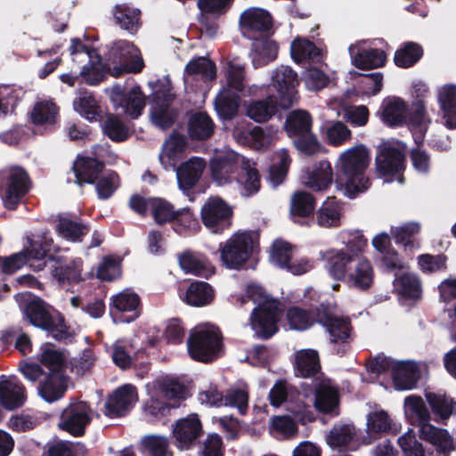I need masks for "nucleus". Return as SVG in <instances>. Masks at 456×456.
I'll return each mask as SVG.
<instances>
[{
	"label": "nucleus",
	"instance_id": "45",
	"mask_svg": "<svg viewBox=\"0 0 456 456\" xmlns=\"http://www.w3.org/2000/svg\"><path fill=\"white\" fill-rule=\"evenodd\" d=\"M318 224L323 227L336 226L340 222V205L334 197H328L317 214Z\"/></svg>",
	"mask_w": 456,
	"mask_h": 456
},
{
	"label": "nucleus",
	"instance_id": "64",
	"mask_svg": "<svg viewBox=\"0 0 456 456\" xmlns=\"http://www.w3.org/2000/svg\"><path fill=\"white\" fill-rule=\"evenodd\" d=\"M40 362L51 370H59L64 362L63 354L53 346L44 345L39 356Z\"/></svg>",
	"mask_w": 456,
	"mask_h": 456
},
{
	"label": "nucleus",
	"instance_id": "54",
	"mask_svg": "<svg viewBox=\"0 0 456 456\" xmlns=\"http://www.w3.org/2000/svg\"><path fill=\"white\" fill-rule=\"evenodd\" d=\"M175 113L167 104L155 102L151 110V120L156 126L166 129L175 121Z\"/></svg>",
	"mask_w": 456,
	"mask_h": 456
},
{
	"label": "nucleus",
	"instance_id": "17",
	"mask_svg": "<svg viewBox=\"0 0 456 456\" xmlns=\"http://www.w3.org/2000/svg\"><path fill=\"white\" fill-rule=\"evenodd\" d=\"M346 79L354 80L355 84L351 89L344 92V100L352 96H374L383 88V74L381 72L362 74L351 70L346 74Z\"/></svg>",
	"mask_w": 456,
	"mask_h": 456
},
{
	"label": "nucleus",
	"instance_id": "55",
	"mask_svg": "<svg viewBox=\"0 0 456 456\" xmlns=\"http://www.w3.org/2000/svg\"><path fill=\"white\" fill-rule=\"evenodd\" d=\"M94 183L97 195L102 200L109 199L113 195L119 186V178L115 173H108L101 176H97Z\"/></svg>",
	"mask_w": 456,
	"mask_h": 456
},
{
	"label": "nucleus",
	"instance_id": "20",
	"mask_svg": "<svg viewBox=\"0 0 456 456\" xmlns=\"http://www.w3.org/2000/svg\"><path fill=\"white\" fill-rule=\"evenodd\" d=\"M111 100L132 118H137L145 106V99L138 86L124 91L120 86L111 90Z\"/></svg>",
	"mask_w": 456,
	"mask_h": 456
},
{
	"label": "nucleus",
	"instance_id": "5",
	"mask_svg": "<svg viewBox=\"0 0 456 456\" xmlns=\"http://www.w3.org/2000/svg\"><path fill=\"white\" fill-rule=\"evenodd\" d=\"M256 236L251 232L233 234L219 247L220 258L229 269L242 267L256 248Z\"/></svg>",
	"mask_w": 456,
	"mask_h": 456
},
{
	"label": "nucleus",
	"instance_id": "11",
	"mask_svg": "<svg viewBox=\"0 0 456 456\" xmlns=\"http://www.w3.org/2000/svg\"><path fill=\"white\" fill-rule=\"evenodd\" d=\"M377 173L380 177L390 178L392 181L398 175H402L405 168V154L403 151L389 142H383L378 146L375 158ZM399 182H403L401 175Z\"/></svg>",
	"mask_w": 456,
	"mask_h": 456
},
{
	"label": "nucleus",
	"instance_id": "27",
	"mask_svg": "<svg viewBox=\"0 0 456 456\" xmlns=\"http://www.w3.org/2000/svg\"><path fill=\"white\" fill-rule=\"evenodd\" d=\"M368 245V240L362 234V231H349L344 239V275L346 269H351L349 264L355 260L363 258L362 256Z\"/></svg>",
	"mask_w": 456,
	"mask_h": 456
},
{
	"label": "nucleus",
	"instance_id": "30",
	"mask_svg": "<svg viewBox=\"0 0 456 456\" xmlns=\"http://www.w3.org/2000/svg\"><path fill=\"white\" fill-rule=\"evenodd\" d=\"M102 168V163L95 159L88 157L77 158L73 165L76 183L80 186L84 183H94Z\"/></svg>",
	"mask_w": 456,
	"mask_h": 456
},
{
	"label": "nucleus",
	"instance_id": "15",
	"mask_svg": "<svg viewBox=\"0 0 456 456\" xmlns=\"http://www.w3.org/2000/svg\"><path fill=\"white\" fill-rule=\"evenodd\" d=\"M172 434L177 449L190 450L202 434L201 421L194 413L179 419L172 425Z\"/></svg>",
	"mask_w": 456,
	"mask_h": 456
},
{
	"label": "nucleus",
	"instance_id": "29",
	"mask_svg": "<svg viewBox=\"0 0 456 456\" xmlns=\"http://www.w3.org/2000/svg\"><path fill=\"white\" fill-rule=\"evenodd\" d=\"M419 232L420 224L417 222H408L391 230L395 243L402 245L405 252L411 253L420 248V242L416 238Z\"/></svg>",
	"mask_w": 456,
	"mask_h": 456
},
{
	"label": "nucleus",
	"instance_id": "21",
	"mask_svg": "<svg viewBox=\"0 0 456 456\" xmlns=\"http://www.w3.org/2000/svg\"><path fill=\"white\" fill-rule=\"evenodd\" d=\"M420 377L419 366L413 361L395 362L391 373L392 385L396 391H406L415 388Z\"/></svg>",
	"mask_w": 456,
	"mask_h": 456
},
{
	"label": "nucleus",
	"instance_id": "50",
	"mask_svg": "<svg viewBox=\"0 0 456 456\" xmlns=\"http://www.w3.org/2000/svg\"><path fill=\"white\" fill-rule=\"evenodd\" d=\"M57 231L64 239L70 241H77L80 240L81 237L84 236L88 230L79 222L70 220L65 216H60Z\"/></svg>",
	"mask_w": 456,
	"mask_h": 456
},
{
	"label": "nucleus",
	"instance_id": "28",
	"mask_svg": "<svg viewBox=\"0 0 456 456\" xmlns=\"http://www.w3.org/2000/svg\"><path fill=\"white\" fill-rule=\"evenodd\" d=\"M354 268L346 269L348 273V283L360 290L369 289L374 281V270L370 262L366 258L355 260Z\"/></svg>",
	"mask_w": 456,
	"mask_h": 456
},
{
	"label": "nucleus",
	"instance_id": "48",
	"mask_svg": "<svg viewBox=\"0 0 456 456\" xmlns=\"http://www.w3.org/2000/svg\"><path fill=\"white\" fill-rule=\"evenodd\" d=\"M278 130L273 127H253L249 132V140L246 145L257 151L266 149L277 138Z\"/></svg>",
	"mask_w": 456,
	"mask_h": 456
},
{
	"label": "nucleus",
	"instance_id": "14",
	"mask_svg": "<svg viewBox=\"0 0 456 456\" xmlns=\"http://www.w3.org/2000/svg\"><path fill=\"white\" fill-rule=\"evenodd\" d=\"M243 157L232 150L217 154L210 162L212 177L218 185L231 183L240 171Z\"/></svg>",
	"mask_w": 456,
	"mask_h": 456
},
{
	"label": "nucleus",
	"instance_id": "9",
	"mask_svg": "<svg viewBox=\"0 0 456 456\" xmlns=\"http://www.w3.org/2000/svg\"><path fill=\"white\" fill-rule=\"evenodd\" d=\"M25 314L35 327L49 331L53 338L62 340L67 337V329L61 315H51L50 306L37 298L26 306Z\"/></svg>",
	"mask_w": 456,
	"mask_h": 456
},
{
	"label": "nucleus",
	"instance_id": "59",
	"mask_svg": "<svg viewBox=\"0 0 456 456\" xmlns=\"http://www.w3.org/2000/svg\"><path fill=\"white\" fill-rule=\"evenodd\" d=\"M369 438L353 424H344V452L356 451L361 445L368 444Z\"/></svg>",
	"mask_w": 456,
	"mask_h": 456
},
{
	"label": "nucleus",
	"instance_id": "6",
	"mask_svg": "<svg viewBox=\"0 0 456 456\" xmlns=\"http://www.w3.org/2000/svg\"><path fill=\"white\" fill-rule=\"evenodd\" d=\"M52 240L32 241L23 251L0 259V269L5 273H12L28 264L35 271L42 270L45 265V256L51 249Z\"/></svg>",
	"mask_w": 456,
	"mask_h": 456
},
{
	"label": "nucleus",
	"instance_id": "61",
	"mask_svg": "<svg viewBox=\"0 0 456 456\" xmlns=\"http://www.w3.org/2000/svg\"><path fill=\"white\" fill-rule=\"evenodd\" d=\"M26 396L25 387L16 379H0V399H23Z\"/></svg>",
	"mask_w": 456,
	"mask_h": 456
},
{
	"label": "nucleus",
	"instance_id": "38",
	"mask_svg": "<svg viewBox=\"0 0 456 456\" xmlns=\"http://www.w3.org/2000/svg\"><path fill=\"white\" fill-rule=\"evenodd\" d=\"M277 110V105L273 96L265 100L253 101L246 107L247 116L257 123L268 121Z\"/></svg>",
	"mask_w": 456,
	"mask_h": 456
},
{
	"label": "nucleus",
	"instance_id": "40",
	"mask_svg": "<svg viewBox=\"0 0 456 456\" xmlns=\"http://www.w3.org/2000/svg\"><path fill=\"white\" fill-rule=\"evenodd\" d=\"M180 407L178 401H143L142 410L144 417L151 421L161 420L172 415L173 411Z\"/></svg>",
	"mask_w": 456,
	"mask_h": 456
},
{
	"label": "nucleus",
	"instance_id": "60",
	"mask_svg": "<svg viewBox=\"0 0 456 456\" xmlns=\"http://www.w3.org/2000/svg\"><path fill=\"white\" fill-rule=\"evenodd\" d=\"M272 431L281 438H291L297 436L298 428L295 421L288 416H276L272 419Z\"/></svg>",
	"mask_w": 456,
	"mask_h": 456
},
{
	"label": "nucleus",
	"instance_id": "8",
	"mask_svg": "<svg viewBox=\"0 0 456 456\" xmlns=\"http://www.w3.org/2000/svg\"><path fill=\"white\" fill-rule=\"evenodd\" d=\"M271 404L275 408L283 407L302 424L314 420L318 412L339 413V401H310V403H305V401H271Z\"/></svg>",
	"mask_w": 456,
	"mask_h": 456
},
{
	"label": "nucleus",
	"instance_id": "2",
	"mask_svg": "<svg viewBox=\"0 0 456 456\" xmlns=\"http://www.w3.org/2000/svg\"><path fill=\"white\" fill-rule=\"evenodd\" d=\"M287 318L289 327L296 330H304L314 322V318L306 311L298 307L288 310ZM315 320L325 328L332 342L340 339L342 334V320L338 307L331 303H322L316 309Z\"/></svg>",
	"mask_w": 456,
	"mask_h": 456
},
{
	"label": "nucleus",
	"instance_id": "49",
	"mask_svg": "<svg viewBox=\"0 0 456 456\" xmlns=\"http://www.w3.org/2000/svg\"><path fill=\"white\" fill-rule=\"evenodd\" d=\"M213 130V123L208 115L198 113L191 118L189 122V133L191 137L204 140L212 134Z\"/></svg>",
	"mask_w": 456,
	"mask_h": 456
},
{
	"label": "nucleus",
	"instance_id": "57",
	"mask_svg": "<svg viewBox=\"0 0 456 456\" xmlns=\"http://www.w3.org/2000/svg\"><path fill=\"white\" fill-rule=\"evenodd\" d=\"M142 444L154 456H172L167 437L159 435L145 436Z\"/></svg>",
	"mask_w": 456,
	"mask_h": 456
},
{
	"label": "nucleus",
	"instance_id": "63",
	"mask_svg": "<svg viewBox=\"0 0 456 456\" xmlns=\"http://www.w3.org/2000/svg\"><path fill=\"white\" fill-rule=\"evenodd\" d=\"M447 256L444 254H422L418 256V264L423 273H432L445 270Z\"/></svg>",
	"mask_w": 456,
	"mask_h": 456
},
{
	"label": "nucleus",
	"instance_id": "32",
	"mask_svg": "<svg viewBox=\"0 0 456 456\" xmlns=\"http://www.w3.org/2000/svg\"><path fill=\"white\" fill-rule=\"evenodd\" d=\"M333 182L332 168L329 162L322 161L307 173L304 184L317 191H325Z\"/></svg>",
	"mask_w": 456,
	"mask_h": 456
},
{
	"label": "nucleus",
	"instance_id": "47",
	"mask_svg": "<svg viewBox=\"0 0 456 456\" xmlns=\"http://www.w3.org/2000/svg\"><path fill=\"white\" fill-rule=\"evenodd\" d=\"M140 12L136 9H131L126 4H118L114 9V19L116 22L124 29L134 33L139 25Z\"/></svg>",
	"mask_w": 456,
	"mask_h": 456
},
{
	"label": "nucleus",
	"instance_id": "58",
	"mask_svg": "<svg viewBox=\"0 0 456 456\" xmlns=\"http://www.w3.org/2000/svg\"><path fill=\"white\" fill-rule=\"evenodd\" d=\"M82 260L80 258L74 259L69 264L63 266H59L54 269V276L60 281H68L69 282L77 283L83 280Z\"/></svg>",
	"mask_w": 456,
	"mask_h": 456
},
{
	"label": "nucleus",
	"instance_id": "34",
	"mask_svg": "<svg viewBox=\"0 0 456 456\" xmlns=\"http://www.w3.org/2000/svg\"><path fill=\"white\" fill-rule=\"evenodd\" d=\"M423 47L412 41L403 43L394 55L395 65L401 69L413 67L423 57Z\"/></svg>",
	"mask_w": 456,
	"mask_h": 456
},
{
	"label": "nucleus",
	"instance_id": "42",
	"mask_svg": "<svg viewBox=\"0 0 456 456\" xmlns=\"http://www.w3.org/2000/svg\"><path fill=\"white\" fill-rule=\"evenodd\" d=\"M214 291L206 282H192L186 290L185 301L194 306L205 305L212 301Z\"/></svg>",
	"mask_w": 456,
	"mask_h": 456
},
{
	"label": "nucleus",
	"instance_id": "31",
	"mask_svg": "<svg viewBox=\"0 0 456 456\" xmlns=\"http://www.w3.org/2000/svg\"><path fill=\"white\" fill-rule=\"evenodd\" d=\"M59 116V107L52 100H40L29 112L30 121L36 126H51Z\"/></svg>",
	"mask_w": 456,
	"mask_h": 456
},
{
	"label": "nucleus",
	"instance_id": "62",
	"mask_svg": "<svg viewBox=\"0 0 456 456\" xmlns=\"http://www.w3.org/2000/svg\"><path fill=\"white\" fill-rule=\"evenodd\" d=\"M370 111L365 105L344 104V119L353 126H363L369 121Z\"/></svg>",
	"mask_w": 456,
	"mask_h": 456
},
{
	"label": "nucleus",
	"instance_id": "19",
	"mask_svg": "<svg viewBox=\"0 0 456 456\" xmlns=\"http://www.w3.org/2000/svg\"><path fill=\"white\" fill-rule=\"evenodd\" d=\"M240 26L244 36L254 38L257 34L268 32L273 28V20L265 10L252 7L241 13Z\"/></svg>",
	"mask_w": 456,
	"mask_h": 456
},
{
	"label": "nucleus",
	"instance_id": "10",
	"mask_svg": "<svg viewBox=\"0 0 456 456\" xmlns=\"http://www.w3.org/2000/svg\"><path fill=\"white\" fill-rule=\"evenodd\" d=\"M28 190V178L22 168L12 167L0 172V194L7 208H15Z\"/></svg>",
	"mask_w": 456,
	"mask_h": 456
},
{
	"label": "nucleus",
	"instance_id": "12",
	"mask_svg": "<svg viewBox=\"0 0 456 456\" xmlns=\"http://www.w3.org/2000/svg\"><path fill=\"white\" fill-rule=\"evenodd\" d=\"M70 53L75 62H90L89 64L82 66L79 72L80 76L87 84L94 85L102 79L104 65L102 62L101 56L94 50H88L79 40L73 39L70 45Z\"/></svg>",
	"mask_w": 456,
	"mask_h": 456
},
{
	"label": "nucleus",
	"instance_id": "39",
	"mask_svg": "<svg viewBox=\"0 0 456 456\" xmlns=\"http://www.w3.org/2000/svg\"><path fill=\"white\" fill-rule=\"evenodd\" d=\"M186 149V140L182 135H172L164 143L159 159L165 167H174Z\"/></svg>",
	"mask_w": 456,
	"mask_h": 456
},
{
	"label": "nucleus",
	"instance_id": "26",
	"mask_svg": "<svg viewBox=\"0 0 456 456\" xmlns=\"http://www.w3.org/2000/svg\"><path fill=\"white\" fill-rule=\"evenodd\" d=\"M237 189L244 197L256 193L261 187L260 175L254 162L241 159L240 171L234 176Z\"/></svg>",
	"mask_w": 456,
	"mask_h": 456
},
{
	"label": "nucleus",
	"instance_id": "53",
	"mask_svg": "<svg viewBox=\"0 0 456 456\" xmlns=\"http://www.w3.org/2000/svg\"><path fill=\"white\" fill-rule=\"evenodd\" d=\"M399 293L406 299H419L421 296V286L419 279L411 273H404L397 280Z\"/></svg>",
	"mask_w": 456,
	"mask_h": 456
},
{
	"label": "nucleus",
	"instance_id": "1",
	"mask_svg": "<svg viewBox=\"0 0 456 456\" xmlns=\"http://www.w3.org/2000/svg\"><path fill=\"white\" fill-rule=\"evenodd\" d=\"M370 156L363 144H358L344 151V195L354 199L365 192L371 183L365 172Z\"/></svg>",
	"mask_w": 456,
	"mask_h": 456
},
{
	"label": "nucleus",
	"instance_id": "13",
	"mask_svg": "<svg viewBox=\"0 0 456 456\" xmlns=\"http://www.w3.org/2000/svg\"><path fill=\"white\" fill-rule=\"evenodd\" d=\"M92 416L93 411L85 401H75L62 411L58 427L74 436H80L85 433Z\"/></svg>",
	"mask_w": 456,
	"mask_h": 456
},
{
	"label": "nucleus",
	"instance_id": "56",
	"mask_svg": "<svg viewBox=\"0 0 456 456\" xmlns=\"http://www.w3.org/2000/svg\"><path fill=\"white\" fill-rule=\"evenodd\" d=\"M180 267L187 273L199 275L206 268L203 256L191 251H185L178 256Z\"/></svg>",
	"mask_w": 456,
	"mask_h": 456
},
{
	"label": "nucleus",
	"instance_id": "43",
	"mask_svg": "<svg viewBox=\"0 0 456 456\" xmlns=\"http://www.w3.org/2000/svg\"><path fill=\"white\" fill-rule=\"evenodd\" d=\"M68 385V380L63 376L52 374L40 384L38 395L44 399H59L67 390Z\"/></svg>",
	"mask_w": 456,
	"mask_h": 456
},
{
	"label": "nucleus",
	"instance_id": "52",
	"mask_svg": "<svg viewBox=\"0 0 456 456\" xmlns=\"http://www.w3.org/2000/svg\"><path fill=\"white\" fill-rule=\"evenodd\" d=\"M275 157L276 162L270 168V180L274 186H277L284 181L287 175L290 158L284 149L278 151Z\"/></svg>",
	"mask_w": 456,
	"mask_h": 456
},
{
	"label": "nucleus",
	"instance_id": "18",
	"mask_svg": "<svg viewBox=\"0 0 456 456\" xmlns=\"http://www.w3.org/2000/svg\"><path fill=\"white\" fill-rule=\"evenodd\" d=\"M297 84V75L291 68L281 66L273 71V86L279 94L280 105L282 108L290 107L297 100L295 88Z\"/></svg>",
	"mask_w": 456,
	"mask_h": 456
},
{
	"label": "nucleus",
	"instance_id": "51",
	"mask_svg": "<svg viewBox=\"0 0 456 456\" xmlns=\"http://www.w3.org/2000/svg\"><path fill=\"white\" fill-rule=\"evenodd\" d=\"M315 206L314 198L305 191H296L290 200V212L298 216H306L313 213Z\"/></svg>",
	"mask_w": 456,
	"mask_h": 456
},
{
	"label": "nucleus",
	"instance_id": "7",
	"mask_svg": "<svg viewBox=\"0 0 456 456\" xmlns=\"http://www.w3.org/2000/svg\"><path fill=\"white\" fill-rule=\"evenodd\" d=\"M108 61L109 69H111L110 63L118 64L111 70L116 77L123 72L138 73L144 67L140 50L133 43L124 40L113 43L109 52Z\"/></svg>",
	"mask_w": 456,
	"mask_h": 456
},
{
	"label": "nucleus",
	"instance_id": "36",
	"mask_svg": "<svg viewBox=\"0 0 456 456\" xmlns=\"http://www.w3.org/2000/svg\"><path fill=\"white\" fill-rule=\"evenodd\" d=\"M296 374L301 378H308L321 369L318 353L312 349H303L296 354Z\"/></svg>",
	"mask_w": 456,
	"mask_h": 456
},
{
	"label": "nucleus",
	"instance_id": "46",
	"mask_svg": "<svg viewBox=\"0 0 456 456\" xmlns=\"http://www.w3.org/2000/svg\"><path fill=\"white\" fill-rule=\"evenodd\" d=\"M404 412L411 425L421 427L429 422L430 413L425 401H403Z\"/></svg>",
	"mask_w": 456,
	"mask_h": 456
},
{
	"label": "nucleus",
	"instance_id": "37",
	"mask_svg": "<svg viewBox=\"0 0 456 456\" xmlns=\"http://www.w3.org/2000/svg\"><path fill=\"white\" fill-rule=\"evenodd\" d=\"M290 54L296 62L300 63L319 61L322 52L311 41L297 37L291 42Z\"/></svg>",
	"mask_w": 456,
	"mask_h": 456
},
{
	"label": "nucleus",
	"instance_id": "33",
	"mask_svg": "<svg viewBox=\"0 0 456 456\" xmlns=\"http://www.w3.org/2000/svg\"><path fill=\"white\" fill-rule=\"evenodd\" d=\"M150 207L154 220L158 224L171 222L180 217H183L186 220L191 218L190 211L187 208L175 211L173 206L162 199H152L150 202Z\"/></svg>",
	"mask_w": 456,
	"mask_h": 456
},
{
	"label": "nucleus",
	"instance_id": "44",
	"mask_svg": "<svg viewBox=\"0 0 456 456\" xmlns=\"http://www.w3.org/2000/svg\"><path fill=\"white\" fill-rule=\"evenodd\" d=\"M311 126L310 114L301 110L292 111L285 122V129L289 136L306 134L310 131Z\"/></svg>",
	"mask_w": 456,
	"mask_h": 456
},
{
	"label": "nucleus",
	"instance_id": "22",
	"mask_svg": "<svg viewBox=\"0 0 456 456\" xmlns=\"http://www.w3.org/2000/svg\"><path fill=\"white\" fill-rule=\"evenodd\" d=\"M278 303L269 307L255 308L250 317V325L256 335L267 338L277 331Z\"/></svg>",
	"mask_w": 456,
	"mask_h": 456
},
{
	"label": "nucleus",
	"instance_id": "24",
	"mask_svg": "<svg viewBox=\"0 0 456 456\" xmlns=\"http://www.w3.org/2000/svg\"><path fill=\"white\" fill-rule=\"evenodd\" d=\"M406 111L407 105L402 98L388 96L382 101L378 114L386 126L396 127L406 122Z\"/></svg>",
	"mask_w": 456,
	"mask_h": 456
},
{
	"label": "nucleus",
	"instance_id": "25",
	"mask_svg": "<svg viewBox=\"0 0 456 456\" xmlns=\"http://www.w3.org/2000/svg\"><path fill=\"white\" fill-rule=\"evenodd\" d=\"M206 168V161L199 157H192L180 164L176 168L178 186L183 191L191 189L200 181Z\"/></svg>",
	"mask_w": 456,
	"mask_h": 456
},
{
	"label": "nucleus",
	"instance_id": "3",
	"mask_svg": "<svg viewBox=\"0 0 456 456\" xmlns=\"http://www.w3.org/2000/svg\"><path fill=\"white\" fill-rule=\"evenodd\" d=\"M244 68L239 63L231 61L226 72V87H224L215 101V107L224 118L231 119L238 111L240 104L239 92L243 95L250 96L256 94L258 87L256 85L248 86L245 91Z\"/></svg>",
	"mask_w": 456,
	"mask_h": 456
},
{
	"label": "nucleus",
	"instance_id": "35",
	"mask_svg": "<svg viewBox=\"0 0 456 456\" xmlns=\"http://www.w3.org/2000/svg\"><path fill=\"white\" fill-rule=\"evenodd\" d=\"M438 101L444 112L446 127L456 129V86L445 85L443 86Z\"/></svg>",
	"mask_w": 456,
	"mask_h": 456
},
{
	"label": "nucleus",
	"instance_id": "4",
	"mask_svg": "<svg viewBox=\"0 0 456 456\" xmlns=\"http://www.w3.org/2000/svg\"><path fill=\"white\" fill-rule=\"evenodd\" d=\"M187 346L191 357L194 360L211 362L220 355V332L216 327L209 323L200 324L191 331Z\"/></svg>",
	"mask_w": 456,
	"mask_h": 456
},
{
	"label": "nucleus",
	"instance_id": "16",
	"mask_svg": "<svg viewBox=\"0 0 456 456\" xmlns=\"http://www.w3.org/2000/svg\"><path fill=\"white\" fill-rule=\"evenodd\" d=\"M348 52L352 64L362 70L382 68L387 60L384 50L367 46L364 41L351 45L348 47Z\"/></svg>",
	"mask_w": 456,
	"mask_h": 456
},
{
	"label": "nucleus",
	"instance_id": "41",
	"mask_svg": "<svg viewBox=\"0 0 456 456\" xmlns=\"http://www.w3.org/2000/svg\"><path fill=\"white\" fill-rule=\"evenodd\" d=\"M278 45L275 41L265 38L253 44L252 62L255 67H260L276 59Z\"/></svg>",
	"mask_w": 456,
	"mask_h": 456
},
{
	"label": "nucleus",
	"instance_id": "23",
	"mask_svg": "<svg viewBox=\"0 0 456 456\" xmlns=\"http://www.w3.org/2000/svg\"><path fill=\"white\" fill-rule=\"evenodd\" d=\"M231 215V208L218 197L208 199L201 208L202 222L213 232H216L218 226Z\"/></svg>",
	"mask_w": 456,
	"mask_h": 456
}]
</instances>
